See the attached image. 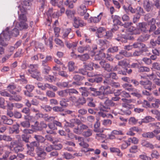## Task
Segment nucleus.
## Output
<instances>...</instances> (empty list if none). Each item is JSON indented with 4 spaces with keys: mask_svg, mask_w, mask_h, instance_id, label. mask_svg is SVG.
<instances>
[{
    "mask_svg": "<svg viewBox=\"0 0 160 160\" xmlns=\"http://www.w3.org/2000/svg\"><path fill=\"white\" fill-rule=\"evenodd\" d=\"M8 90L12 94H15L16 92L13 91V90L16 88L15 86L13 85H10L7 87Z\"/></svg>",
    "mask_w": 160,
    "mask_h": 160,
    "instance_id": "obj_60",
    "label": "nucleus"
},
{
    "mask_svg": "<svg viewBox=\"0 0 160 160\" xmlns=\"http://www.w3.org/2000/svg\"><path fill=\"white\" fill-rule=\"evenodd\" d=\"M129 31L132 34H139V31L137 28L134 27H131L128 29Z\"/></svg>",
    "mask_w": 160,
    "mask_h": 160,
    "instance_id": "obj_36",
    "label": "nucleus"
},
{
    "mask_svg": "<svg viewBox=\"0 0 160 160\" xmlns=\"http://www.w3.org/2000/svg\"><path fill=\"white\" fill-rule=\"evenodd\" d=\"M8 30L9 28L7 27L0 35V55L4 53V49L2 46L5 47L8 45V44L6 41L10 38L11 35Z\"/></svg>",
    "mask_w": 160,
    "mask_h": 160,
    "instance_id": "obj_1",
    "label": "nucleus"
},
{
    "mask_svg": "<svg viewBox=\"0 0 160 160\" xmlns=\"http://www.w3.org/2000/svg\"><path fill=\"white\" fill-rule=\"evenodd\" d=\"M102 16V13H100L97 17H91L90 18V20L91 22L94 23H97L99 22L101 19Z\"/></svg>",
    "mask_w": 160,
    "mask_h": 160,
    "instance_id": "obj_24",
    "label": "nucleus"
},
{
    "mask_svg": "<svg viewBox=\"0 0 160 160\" xmlns=\"http://www.w3.org/2000/svg\"><path fill=\"white\" fill-rule=\"evenodd\" d=\"M79 92L83 97H87L89 93L88 89L85 87H81L79 88Z\"/></svg>",
    "mask_w": 160,
    "mask_h": 160,
    "instance_id": "obj_20",
    "label": "nucleus"
},
{
    "mask_svg": "<svg viewBox=\"0 0 160 160\" xmlns=\"http://www.w3.org/2000/svg\"><path fill=\"white\" fill-rule=\"evenodd\" d=\"M80 121L78 119H73L71 120L70 122H66L65 125V126L73 128L75 124L80 123Z\"/></svg>",
    "mask_w": 160,
    "mask_h": 160,
    "instance_id": "obj_13",
    "label": "nucleus"
},
{
    "mask_svg": "<svg viewBox=\"0 0 160 160\" xmlns=\"http://www.w3.org/2000/svg\"><path fill=\"white\" fill-rule=\"evenodd\" d=\"M19 30H20L18 28L16 27V25L15 28L13 29L12 31L11 35L14 37H16L19 34Z\"/></svg>",
    "mask_w": 160,
    "mask_h": 160,
    "instance_id": "obj_52",
    "label": "nucleus"
},
{
    "mask_svg": "<svg viewBox=\"0 0 160 160\" xmlns=\"http://www.w3.org/2000/svg\"><path fill=\"white\" fill-rule=\"evenodd\" d=\"M29 67L30 69H28V72L31 74V76L38 81H41L42 78L40 76V72L38 70V65L30 64Z\"/></svg>",
    "mask_w": 160,
    "mask_h": 160,
    "instance_id": "obj_4",
    "label": "nucleus"
},
{
    "mask_svg": "<svg viewBox=\"0 0 160 160\" xmlns=\"http://www.w3.org/2000/svg\"><path fill=\"white\" fill-rule=\"evenodd\" d=\"M92 134V131L91 129H88L87 131L84 132L82 133V135L85 137H89L91 136Z\"/></svg>",
    "mask_w": 160,
    "mask_h": 160,
    "instance_id": "obj_53",
    "label": "nucleus"
},
{
    "mask_svg": "<svg viewBox=\"0 0 160 160\" xmlns=\"http://www.w3.org/2000/svg\"><path fill=\"white\" fill-rule=\"evenodd\" d=\"M139 83L145 89L150 91L152 90L151 86L152 83L150 81L148 80L146 81L141 80L139 82Z\"/></svg>",
    "mask_w": 160,
    "mask_h": 160,
    "instance_id": "obj_11",
    "label": "nucleus"
},
{
    "mask_svg": "<svg viewBox=\"0 0 160 160\" xmlns=\"http://www.w3.org/2000/svg\"><path fill=\"white\" fill-rule=\"evenodd\" d=\"M103 68L104 70L108 72H110L112 71V68L111 66H110V64L108 63H106L105 64V66Z\"/></svg>",
    "mask_w": 160,
    "mask_h": 160,
    "instance_id": "obj_64",
    "label": "nucleus"
},
{
    "mask_svg": "<svg viewBox=\"0 0 160 160\" xmlns=\"http://www.w3.org/2000/svg\"><path fill=\"white\" fill-rule=\"evenodd\" d=\"M73 26L76 28H78L79 27H82L86 25L84 21L79 17H74L73 19Z\"/></svg>",
    "mask_w": 160,
    "mask_h": 160,
    "instance_id": "obj_10",
    "label": "nucleus"
},
{
    "mask_svg": "<svg viewBox=\"0 0 160 160\" xmlns=\"http://www.w3.org/2000/svg\"><path fill=\"white\" fill-rule=\"evenodd\" d=\"M141 131L140 129L136 127H133L130 128L129 130L127 132V134L130 136H134L135 135L134 132H140Z\"/></svg>",
    "mask_w": 160,
    "mask_h": 160,
    "instance_id": "obj_18",
    "label": "nucleus"
},
{
    "mask_svg": "<svg viewBox=\"0 0 160 160\" xmlns=\"http://www.w3.org/2000/svg\"><path fill=\"white\" fill-rule=\"evenodd\" d=\"M128 64L127 60L126 59H124L122 60L119 61L118 62V65L122 67H125L127 66Z\"/></svg>",
    "mask_w": 160,
    "mask_h": 160,
    "instance_id": "obj_54",
    "label": "nucleus"
},
{
    "mask_svg": "<svg viewBox=\"0 0 160 160\" xmlns=\"http://www.w3.org/2000/svg\"><path fill=\"white\" fill-rule=\"evenodd\" d=\"M123 9L126 13H128L129 11L132 13H134L136 12V9L133 8L131 5L127 7L125 5L123 7Z\"/></svg>",
    "mask_w": 160,
    "mask_h": 160,
    "instance_id": "obj_25",
    "label": "nucleus"
},
{
    "mask_svg": "<svg viewBox=\"0 0 160 160\" xmlns=\"http://www.w3.org/2000/svg\"><path fill=\"white\" fill-rule=\"evenodd\" d=\"M130 143L128 142L125 141L122 142V143L121 145V148L122 149H124L127 148V147L130 145Z\"/></svg>",
    "mask_w": 160,
    "mask_h": 160,
    "instance_id": "obj_55",
    "label": "nucleus"
},
{
    "mask_svg": "<svg viewBox=\"0 0 160 160\" xmlns=\"http://www.w3.org/2000/svg\"><path fill=\"white\" fill-rule=\"evenodd\" d=\"M22 97L19 95H14L12 96L10 95L9 100L10 101H19L22 100Z\"/></svg>",
    "mask_w": 160,
    "mask_h": 160,
    "instance_id": "obj_27",
    "label": "nucleus"
},
{
    "mask_svg": "<svg viewBox=\"0 0 160 160\" xmlns=\"http://www.w3.org/2000/svg\"><path fill=\"white\" fill-rule=\"evenodd\" d=\"M1 119L2 121L5 124L11 125L13 122V121L12 119L8 118L5 116H2Z\"/></svg>",
    "mask_w": 160,
    "mask_h": 160,
    "instance_id": "obj_17",
    "label": "nucleus"
},
{
    "mask_svg": "<svg viewBox=\"0 0 160 160\" xmlns=\"http://www.w3.org/2000/svg\"><path fill=\"white\" fill-rule=\"evenodd\" d=\"M89 89L91 91L93 92L91 93L92 95L94 97L98 96V98L100 99L105 100L104 102L105 104H108L109 106L114 105V104L112 102V101L108 100L107 98V96L105 95L102 91H101L100 90L98 91L96 88H90Z\"/></svg>",
    "mask_w": 160,
    "mask_h": 160,
    "instance_id": "obj_2",
    "label": "nucleus"
},
{
    "mask_svg": "<svg viewBox=\"0 0 160 160\" xmlns=\"http://www.w3.org/2000/svg\"><path fill=\"white\" fill-rule=\"evenodd\" d=\"M100 120V119H99V118H97V121L94 125V131L95 132L102 133L103 132L104 129L103 128L99 129L98 128L100 124V122H99V121Z\"/></svg>",
    "mask_w": 160,
    "mask_h": 160,
    "instance_id": "obj_16",
    "label": "nucleus"
},
{
    "mask_svg": "<svg viewBox=\"0 0 160 160\" xmlns=\"http://www.w3.org/2000/svg\"><path fill=\"white\" fill-rule=\"evenodd\" d=\"M119 54L123 57H129L132 56V54L131 53L128 52L125 50H122L119 52Z\"/></svg>",
    "mask_w": 160,
    "mask_h": 160,
    "instance_id": "obj_45",
    "label": "nucleus"
},
{
    "mask_svg": "<svg viewBox=\"0 0 160 160\" xmlns=\"http://www.w3.org/2000/svg\"><path fill=\"white\" fill-rule=\"evenodd\" d=\"M94 64L92 62H90L87 65L85 66V68L89 70H92L93 69V67Z\"/></svg>",
    "mask_w": 160,
    "mask_h": 160,
    "instance_id": "obj_63",
    "label": "nucleus"
},
{
    "mask_svg": "<svg viewBox=\"0 0 160 160\" xmlns=\"http://www.w3.org/2000/svg\"><path fill=\"white\" fill-rule=\"evenodd\" d=\"M105 32L106 31L105 28L103 27H100L97 30L96 36L98 38H101L103 36V35L101 33H104V32L105 33Z\"/></svg>",
    "mask_w": 160,
    "mask_h": 160,
    "instance_id": "obj_26",
    "label": "nucleus"
},
{
    "mask_svg": "<svg viewBox=\"0 0 160 160\" xmlns=\"http://www.w3.org/2000/svg\"><path fill=\"white\" fill-rule=\"evenodd\" d=\"M137 29L139 31V34L141 32H146L148 31L149 28V25L145 22H140L138 24L137 26Z\"/></svg>",
    "mask_w": 160,
    "mask_h": 160,
    "instance_id": "obj_8",
    "label": "nucleus"
},
{
    "mask_svg": "<svg viewBox=\"0 0 160 160\" xmlns=\"http://www.w3.org/2000/svg\"><path fill=\"white\" fill-rule=\"evenodd\" d=\"M42 73L45 74H48L49 72L51 70V68L48 66H46L42 67Z\"/></svg>",
    "mask_w": 160,
    "mask_h": 160,
    "instance_id": "obj_44",
    "label": "nucleus"
},
{
    "mask_svg": "<svg viewBox=\"0 0 160 160\" xmlns=\"http://www.w3.org/2000/svg\"><path fill=\"white\" fill-rule=\"evenodd\" d=\"M155 119L150 116H147L142 119V122L148 123L154 121Z\"/></svg>",
    "mask_w": 160,
    "mask_h": 160,
    "instance_id": "obj_37",
    "label": "nucleus"
},
{
    "mask_svg": "<svg viewBox=\"0 0 160 160\" xmlns=\"http://www.w3.org/2000/svg\"><path fill=\"white\" fill-rule=\"evenodd\" d=\"M34 138L38 143L39 142L41 143L44 142V143L45 142H46V140L41 135H35Z\"/></svg>",
    "mask_w": 160,
    "mask_h": 160,
    "instance_id": "obj_33",
    "label": "nucleus"
},
{
    "mask_svg": "<svg viewBox=\"0 0 160 160\" xmlns=\"http://www.w3.org/2000/svg\"><path fill=\"white\" fill-rule=\"evenodd\" d=\"M153 1L154 2V4L151 2H150L149 0H144L143 7L148 12L152 11L153 9L154 5L157 8L160 7L159 0H153Z\"/></svg>",
    "mask_w": 160,
    "mask_h": 160,
    "instance_id": "obj_5",
    "label": "nucleus"
},
{
    "mask_svg": "<svg viewBox=\"0 0 160 160\" xmlns=\"http://www.w3.org/2000/svg\"><path fill=\"white\" fill-rule=\"evenodd\" d=\"M45 79L49 82H52L55 80V78L54 76L51 75H46L44 76Z\"/></svg>",
    "mask_w": 160,
    "mask_h": 160,
    "instance_id": "obj_42",
    "label": "nucleus"
},
{
    "mask_svg": "<svg viewBox=\"0 0 160 160\" xmlns=\"http://www.w3.org/2000/svg\"><path fill=\"white\" fill-rule=\"evenodd\" d=\"M84 152H93L95 154H99L101 152L100 150L99 149H96L95 150L93 148H88L86 149V150H84Z\"/></svg>",
    "mask_w": 160,
    "mask_h": 160,
    "instance_id": "obj_49",
    "label": "nucleus"
},
{
    "mask_svg": "<svg viewBox=\"0 0 160 160\" xmlns=\"http://www.w3.org/2000/svg\"><path fill=\"white\" fill-rule=\"evenodd\" d=\"M46 95L50 98H54L55 97V93L50 90H48L46 92Z\"/></svg>",
    "mask_w": 160,
    "mask_h": 160,
    "instance_id": "obj_61",
    "label": "nucleus"
},
{
    "mask_svg": "<svg viewBox=\"0 0 160 160\" xmlns=\"http://www.w3.org/2000/svg\"><path fill=\"white\" fill-rule=\"evenodd\" d=\"M57 93L59 96L61 97H66L68 95V89L59 91Z\"/></svg>",
    "mask_w": 160,
    "mask_h": 160,
    "instance_id": "obj_38",
    "label": "nucleus"
},
{
    "mask_svg": "<svg viewBox=\"0 0 160 160\" xmlns=\"http://www.w3.org/2000/svg\"><path fill=\"white\" fill-rule=\"evenodd\" d=\"M41 108L43 109L44 110L47 112L51 111L52 109L51 107L48 105H42L41 106Z\"/></svg>",
    "mask_w": 160,
    "mask_h": 160,
    "instance_id": "obj_56",
    "label": "nucleus"
},
{
    "mask_svg": "<svg viewBox=\"0 0 160 160\" xmlns=\"http://www.w3.org/2000/svg\"><path fill=\"white\" fill-rule=\"evenodd\" d=\"M134 92L131 93V94L132 95L135 96L138 98H141L142 97V95L140 93L139 90L136 89L134 88V91H133Z\"/></svg>",
    "mask_w": 160,
    "mask_h": 160,
    "instance_id": "obj_40",
    "label": "nucleus"
},
{
    "mask_svg": "<svg viewBox=\"0 0 160 160\" xmlns=\"http://www.w3.org/2000/svg\"><path fill=\"white\" fill-rule=\"evenodd\" d=\"M118 50V46H114L109 48L108 49V52L114 53L117 52Z\"/></svg>",
    "mask_w": 160,
    "mask_h": 160,
    "instance_id": "obj_50",
    "label": "nucleus"
},
{
    "mask_svg": "<svg viewBox=\"0 0 160 160\" xmlns=\"http://www.w3.org/2000/svg\"><path fill=\"white\" fill-rule=\"evenodd\" d=\"M39 145V143L37 142L34 141L33 142L30 143V145L28 144H27V146L28 149L29 150H31L32 151L34 150V148L33 147H37Z\"/></svg>",
    "mask_w": 160,
    "mask_h": 160,
    "instance_id": "obj_22",
    "label": "nucleus"
},
{
    "mask_svg": "<svg viewBox=\"0 0 160 160\" xmlns=\"http://www.w3.org/2000/svg\"><path fill=\"white\" fill-rule=\"evenodd\" d=\"M87 11V9L85 5L82 4L80 6L78 9V13L81 16H84Z\"/></svg>",
    "mask_w": 160,
    "mask_h": 160,
    "instance_id": "obj_19",
    "label": "nucleus"
},
{
    "mask_svg": "<svg viewBox=\"0 0 160 160\" xmlns=\"http://www.w3.org/2000/svg\"><path fill=\"white\" fill-rule=\"evenodd\" d=\"M33 131L30 129H25L23 130V132L24 133L22 135V139L23 141L26 143L29 142V139L30 137V135L28 134L33 133Z\"/></svg>",
    "mask_w": 160,
    "mask_h": 160,
    "instance_id": "obj_9",
    "label": "nucleus"
},
{
    "mask_svg": "<svg viewBox=\"0 0 160 160\" xmlns=\"http://www.w3.org/2000/svg\"><path fill=\"white\" fill-rule=\"evenodd\" d=\"M152 69L160 70V64L157 62L153 63L152 64Z\"/></svg>",
    "mask_w": 160,
    "mask_h": 160,
    "instance_id": "obj_58",
    "label": "nucleus"
},
{
    "mask_svg": "<svg viewBox=\"0 0 160 160\" xmlns=\"http://www.w3.org/2000/svg\"><path fill=\"white\" fill-rule=\"evenodd\" d=\"M149 71L150 68L146 67H140L138 69V71L140 72H148Z\"/></svg>",
    "mask_w": 160,
    "mask_h": 160,
    "instance_id": "obj_59",
    "label": "nucleus"
},
{
    "mask_svg": "<svg viewBox=\"0 0 160 160\" xmlns=\"http://www.w3.org/2000/svg\"><path fill=\"white\" fill-rule=\"evenodd\" d=\"M22 8L21 6H18V8H20V10L21 12H26V8L24 6H28L29 5V2L28 0H24L22 3Z\"/></svg>",
    "mask_w": 160,
    "mask_h": 160,
    "instance_id": "obj_21",
    "label": "nucleus"
},
{
    "mask_svg": "<svg viewBox=\"0 0 160 160\" xmlns=\"http://www.w3.org/2000/svg\"><path fill=\"white\" fill-rule=\"evenodd\" d=\"M121 90L119 89L117 90V95H120L121 96L125 98L131 97V96L129 93L125 91H121Z\"/></svg>",
    "mask_w": 160,
    "mask_h": 160,
    "instance_id": "obj_23",
    "label": "nucleus"
},
{
    "mask_svg": "<svg viewBox=\"0 0 160 160\" xmlns=\"http://www.w3.org/2000/svg\"><path fill=\"white\" fill-rule=\"evenodd\" d=\"M37 154L38 156V159L39 160L44 159L46 156V153L41 148H37Z\"/></svg>",
    "mask_w": 160,
    "mask_h": 160,
    "instance_id": "obj_14",
    "label": "nucleus"
},
{
    "mask_svg": "<svg viewBox=\"0 0 160 160\" xmlns=\"http://www.w3.org/2000/svg\"><path fill=\"white\" fill-rule=\"evenodd\" d=\"M24 149V148L22 147V146L18 145L15 146L13 149L14 151L16 153H18V152H21Z\"/></svg>",
    "mask_w": 160,
    "mask_h": 160,
    "instance_id": "obj_51",
    "label": "nucleus"
},
{
    "mask_svg": "<svg viewBox=\"0 0 160 160\" xmlns=\"http://www.w3.org/2000/svg\"><path fill=\"white\" fill-rule=\"evenodd\" d=\"M147 52V49L146 48L144 49H142L141 50L139 51H135L133 53V54H132V56H140L142 54V53L143 52Z\"/></svg>",
    "mask_w": 160,
    "mask_h": 160,
    "instance_id": "obj_43",
    "label": "nucleus"
},
{
    "mask_svg": "<svg viewBox=\"0 0 160 160\" xmlns=\"http://www.w3.org/2000/svg\"><path fill=\"white\" fill-rule=\"evenodd\" d=\"M35 125L37 126V128H38V129L39 130H41L42 128L47 127V124L43 122H41L39 124L38 122H36Z\"/></svg>",
    "mask_w": 160,
    "mask_h": 160,
    "instance_id": "obj_32",
    "label": "nucleus"
},
{
    "mask_svg": "<svg viewBox=\"0 0 160 160\" xmlns=\"http://www.w3.org/2000/svg\"><path fill=\"white\" fill-rule=\"evenodd\" d=\"M68 69L69 72H72L75 69V63L72 61L69 62L68 63Z\"/></svg>",
    "mask_w": 160,
    "mask_h": 160,
    "instance_id": "obj_41",
    "label": "nucleus"
},
{
    "mask_svg": "<svg viewBox=\"0 0 160 160\" xmlns=\"http://www.w3.org/2000/svg\"><path fill=\"white\" fill-rule=\"evenodd\" d=\"M142 136L145 138H152L154 137V135L152 132H149L143 133Z\"/></svg>",
    "mask_w": 160,
    "mask_h": 160,
    "instance_id": "obj_47",
    "label": "nucleus"
},
{
    "mask_svg": "<svg viewBox=\"0 0 160 160\" xmlns=\"http://www.w3.org/2000/svg\"><path fill=\"white\" fill-rule=\"evenodd\" d=\"M122 86L125 89L129 92H133L134 91V88L131 84L126 83L123 84Z\"/></svg>",
    "mask_w": 160,
    "mask_h": 160,
    "instance_id": "obj_29",
    "label": "nucleus"
},
{
    "mask_svg": "<svg viewBox=\"0 0 160 160\" xmlns=\"http://www.w3.org/2000/svg\"><path fill=\"white\" fill-rule=\"evenodd\" d=\"M110 108L108 106H104V105L101 106L100 108V111L98 112V115H99V118L101 120V118H105L107 117V115L105 112H108Z\"/></svg>",
    "mask_w": 160,
    "mask_h": 160,
    "instance_id": "obj_7",
    "label": "nucleus"
},
{
    "mask_svg": "<svg viewBox=\"0 0 160 160\" xmlns=\"http://www.w3.org/2000/svg\"><path fill=\"white\" fill-rule=\"evenodd\" d=\"M51 3L52 5L57 6L59 8L61 7L63 3L62 0H51Z\"/></svg>",
    "mask_w": 160,
    "mask_h": 160,
    "instance_id": "obj_31",
    "label": "nucleus"
},
{
    "mask_svg": "<svg viewBox=\"0 0 160 160\" xmlns=\"http://www.w3.org/2000/svg\"><path fill=\"white\" fill-rule=\"evenodd\" d=\"M106 77L107 78H111L114 79H117L118 78L116 73L114 72L110 73L108 75H107Z\"/></svg>",
    "mask_w": 160,
    "mask_h": 160,
    "instance_id": "obj_62",
    "label": "nucleus"
},
{
    "mask_svg": "<svg viewBox=\"0 0 160 160\" xmlns=\"http://www.w3.org/2000/svg\"><path fill=\"white\" fill-rule=\"evenodd\" d=\"M71 29L68 28L64 30L62 32V38L65 39H66L68 38L69 39L72 38L74 36V34L72 33L71 35H70L68 38V36L71 31Z\"/></svg>",
    "mask_w": 160,
    "mask_h": 160,
    "instance_id": "obj_12",
    "label": "nucleus"
},
{
    "mask_svg": "<svg viewBox=\"0 0 160 160\" xmlns=\"http://www.w3.org/2000/svg\"><path fill=\"white\" fill-rule=\"evenodd\" d=\"M44 148L48 152H50L53 149V145H49L47 142H45Z\"/></svg>",
    "mask_w": 160,
    "mask_h": 160,
    "instance_id": "obj_35",
    "label": "nucleus"
},
{
    "mask_svg": "<svg viewBox=\"0 0 160 160\" xmlns=\"http://www.w3.org/2000/svg\"><path fill=\"white\" fill-rule=\"evenodd\" d=\"M48 126L51 129L50 130L46 131V132L48 133L52 134L53 132V130L57 129V128L55 126L53 122L52 123H51L48 124Z\"/></svg>",
    "mask_w": 160,
    "mask_h": 160,
    "instance_id": "obj_28",
    "label": "nucleus"
},
{
    "mask_svg": "<svg viewBox=\"0 0 160 160\" xmlns=\"http://www.w3.org/2000/svg\"><path fill=\"white\" fill-rule=\"evenodd\" d=\"M150 36V35L147 34L142 35L138 38V40L140 42H144L148 40Z\"/></svg>",
    "mask_w": 160,
    "mask_h": 160,
    "instance_id": "obj_30",
    "label": "nucleus"
},
{
    "mask_svg": "<svg viewBox=\"0 0 160 160\" xmlns=\"http://www.w3.org/2000/svg\"><path fill=\"white\" fill-rule=\"evenodd\" d=\"M60 8H61L60 9V12H57L56 13L54 12L52 15V17L53 18L58 17L59 16H61L62 13H64L65 11V8L63 7H61V6Z\"/></svg>",
    "mask_w": 160,
    "mask_h": 160,
    "instance_id": "obj_39",
    "label": "nucleus"
},
{
    "mask_svg": "<svg viewBox=\"0 0 160 160\" xmlns=\"http://www.w3.org/2000/svg\"><path fill=\"white\" fill-rule=\"evenodd\" d=\"M89 46H86L84 47H79L78 48V51L79 52L82 53L84 51L89 50Z\"/></svg>",
    "mask_w": 160,
    "mask_h": 160,
    "instance_id": "obj_46",
    "label": "nucleus"
},
{
    "mask_svg": "<svg viewBox=\"0 0 160 160\" xmlns=\"http://www.w3.org/2000/svg\"><path fill=\"white\" fill-rule=\"evenodd\" d=\"M78 57H79L80 60L82 61H86L89 58V56L87 53L81 55H78Z\"/></svg>",
    "mask_w": 160,
    "mask_h": 160,
    "instance_id": "obj_48",
    "label": "nucleus"
},
{
    "mask_svg": "<svg viewBox=\"0 0 160 160\" xmlns=\"http://www.w3.org/2000/svg\"><path fill=\"white\" fill-rule=\"evenodd\" d=\"M99 90L101 91H102V92L106 96L112 93V92L109 86H102L99 88Z\"/></svg>",
    "mask_w": 160,
    "mask_h": 160,
    "instance_id": "obj_15",
    "label": "nucleus"
},
{
    "mask_svg": "<svg viewBox=\"0 0 160 160\" xmlns=\"http://www.w3.org/2000/svg\"><path fill=\"white\" fill-rule=\"evenodd\" d=\"M78 126L75 128L73 130V132L78 135L82 134L84 130H86L88 128V127L84 124H77Z\"/></svg>",
    "mask_w": 160,
    "mask_h": 160,
    "instance_id": "obj_6",
    "label": "nucleus"
},
{
    "mask_svg": "<svg viewBox=\"0 0 160 160\" xmlns=\"http://www.w3.org/2000/svg\"><path fill=\"white\" fill-rule=\"evenodd\" d=\"M124 69L125 70L123 71H119L118 73L120 74H122L123 75H126V72H127L128 74H130L132 72V70L131 69H129L128 70L127 68H124Z\"/></svg>",
    "mask_w": 160,
    "mask_h": 160,
    "instance_id": "obj_57",
    "label": "nucleus"
},
{
    "mask_svg": "<svg viewBox=\"0 0 160 160\" xmlns=\"http://www.w3.org/2000/svg\"><path fill=\"white\" fill-rule=\"evenodd\" d=\"M112 18L114 24H120L122 23L120 21V18L117 15L112 16Z\"/></svg>",
    "mask_w": 160,
    "mask_h": 160,
    "instance_id": "obj_34",
    "label": "nucleus"
},
{
    "mask_svg": "<svg viewBox=\"0 0 160 160\" xmlns=\"http://www.w3.org/2000/svg\"><path fill=\"white\" fill-rule=\"evenodd\" d=\"M20 11L18 12L19 22L16 23V27L20 30L26 29L28 27V25L26 23L27 18L24 14L25 12H21L22 13L20 14Z\"/></svg>",
    "mask_w": 160,
    "mask_h": 160,
    "instance_id": "obj_3",
    "label": "nucleus"
}]
</instances>
